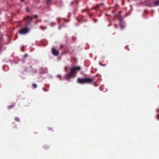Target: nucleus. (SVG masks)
Returning a JSON list of instances; mask_svg holds the SVG:
<instances>
[{
    "mask_svg": "<svg viewBox=\"0 0 159 159\" xmlns=\"http://www.w3.org/2000/svg\"><path fill=\"white\" fill-rule=\"evenodd\" d=\"M80 69L81 68L80 66L73 67L70 68V72L65 75V79L66 80H68L71 77L75 76L77 72L80 70Z\"/></svg>",
    "mask_w": 159,
    "mask_h": 159,
    "instance_id": "obj_1",
    "label": "nucleus"
},
{
    "mask_svg": "<svg viewBox=\"0 0 159 159\" xmlns=\"http://www.w3.org/2000/svg\"><path fill=\"white\" fill-rule=\"evenodd\" d=\"M93 80V79L89 78H79L77 79V81L78 84H82L85 83H90L92 82Z\"/></svg>",
    "mask_w": 159,
    "mask_h": 159,
    "instance_id": "obj_2",
    "label": "nucleus"
},
{
    "mask_svg": "<svg viewBox=\"0 0 159 159\" xmlns=\"http://www.w3.org/2000/svg\"><path fill=\"white\" fill-rule=\"evenodd\" d=\"M30 29L27 27H25L20 29L19 31V32L21 34H25L28 33Z\"/></svg>",
    "mask_w": 159,
    "mask_h": 159,
    "instance_id": "obj_3",
    "label": "nucleus"
},
{
    "mask_svg": "<svg viewBox=\"0 0 159 159\" xmlns=\"http://www.w3.org/2000/svg\"><path fill=\"white\" fill-rule=\"evenodd\" d=\"M52 54L55 56H57L58 55V52L54 48H52Z\"/></svg>",
    "mask_w": 159,
    "mask_h": 159,
    "instance_id": "obj_4",
    "label": "nucleus"
},
{
    "mask_svg": "<svg viewBox=\"0 0 159 159\" xmlns=\"http://www.w3.org/2000/svg\"><path fill=\"white\" fill-rule=\"evenodd\" d=\"M40 70H41L40 72V73L45 74L48 72V70L47 68H41Z\"/></svg>",
    "mask_w": 159,
    "mask_h": 159,
    "instance_id": "obj_5",
    "label": "nucleus"
},
{
    "mask_svg": "<svg viewBox=\"0 0 159 159\" xmlns=\"http://www.w3.org/2000/svg\"><path fill=\"white\" fill-rule=\"evenodd\" d=\"M33 19V18L32 17L30 16H28L27 17V20L28 23L27 24L28 25H29L30 24V22Z\"/></svg>",
    "mask_w": 159,
    "mask_h": 159,
    "instance_id": "obj_6",
    "label": "nucleus"
},
{
    "mask_svg": "<svg viewBox=\"0 0 159 159\" xmlns=\"http://www.w3.org/2000/svg\"><path fill=\"white\" fill-rule=\"evenodd\" d=\"M153 5L155 6H157L159 5V0H157L154 1L153 3Z\"/></svg>",
    "mask_w": 159,
    "mask_h": 159,
    "instance_id": "obj_7",
    "label": "nucleus"
},
{
    "mask_svg": "<svg viewBox=\"0 0 159 159\" xmlns=\"http://www.w3.org/2000/svg\"><path fill=\"white\" fill-rule=\"evenodd\" d=\"M51 1V0H46L47 3L48 4L50 3Z\"/></svg>",
    "mask_w": 159,
    "mask_h": 159,
    "instance_id": "obj_8",
    "label": "nucleus"
},
{
    "mask_svg": "<svg viewBox=\"0 0 159 159\" xmlns=\"http://www.w3.org/2000/svg\"><path fill=\"white\" fill-rule=\"evenodd\" d=\"M33 87L34 88H36L37 87V85L35 84H33L32 85Z\"/></svg>",
    "mask_w": 159,
    "mask_h": 159,
    "instance_id": "obj_9",
    "label": "nucleus"
},
{
    "mask_svg": "<svg viewBox=\"0 0 159 159\" xmlns=\"http://www.w3.org/2000/svg\"><path fill=\"white\" fill-rule=\"evenodd\" d=\"M15 120L16 121H20V120H19V118L17 117H16L15 118Z\"/></svg>",
    "mask_w": 159,
    "mask_h": 159,
    "instance_id": "obj_10",
    "label": "nucleus"
},
{
    "mask_svg": "<svg viewBox=\"0 0 159 159\" xmlns=\"http://www.w3.org/2000/svg\"><path fill=\"white\" fill-rule=\"evenodd\" d=\"M39 28H40V29H41V30H44L45 29H46V27H45L44 28H43V27L42 26H41L39 27Z\"/></svg>",
    "mask_w": 159,
    "mask_h": 159,
    "instance_id": "obj_11",
    "label": "nucleus"
},
{
    "mask_svg": "<svg viewBox=\"0 0 159 159\" xmlns=\"http://www.w3.org/2000/svg\"><path fill=\"white\" fill-rule=\"evenodd\" d=\"M120 28L121 29H123L125 27L124 26H123L121 24L120 25Z\"/></svg>",
    "mask_w": 159,
    "mask_h": 159,
    "instance_id": "obj_12",
    "label": "nucleus"
},
{
    "mask_svg": "<svg viewBox=\"0 0 159 159\" xmlns=\"http://www.w3.org/2000/svg\"><path fill=\"white\" fill-rule=\"evenodd\" d=\"M32 71L33 73H35L37 72V71L36 70H32Z\"/></svg>",
    "mask_w": 159,
    "mask_h": 159,
    "instance_id": "obj_13",
    "label": "nucleus"
},
{
    "mask_svg": "<svg viewBox=\"0 0 159 159\" xmlns=\"http://www.w3.org/2000/svg\"><path fill=\"white\" fill-rule=\"evenodd\" d=\"M14 106V105L9 106L8 107L9 109H10Z\"/></svg>",
    "mask_w": 159,
    "mask_h": 159,
    "instance_id": "obj_14",
    "label": "nucleus"
},
{
    "mask_svg": "<svg viewBox=\"0 0 159 159\" xmlns=\"http://www.w3.org/2000/svg\"><path fill=\"white\" fill-rule=\"evenodd\" d=\"M122 17H120L119 18V20L121 22L122 21Z\"/></svg>",
    "mask_w": 159,
    "mask_h": 159,
    "instance_id": "obj_15",
    "label": "nucleus"
},
{
    "mask_svg": "<svg viewBox=\"0 0 159 159\" xmlns=\"http://www.w3.org/2000/svg\"><path fill=\"white\" fill-rule=\"evenodd\" d=\"M28 56V54H25V55L24 56V58Z\"/></svg>",
    "mask_w": 159,
    "mask_h": 159,
    "instance_id": "obj_16",
    "label": "nucleus"
},
{
    "mask_svg": "<svg viewBox=\"0 0 159 159\" xmlns=\"http://www.w3.org/2000/svg\"><path fill=\"white\" fill-rule=\"evenodd\" d=\"M43 91H46V92H47V91H48V90H45V89H44V88H43Z\"/></svg>",
    "mask_w": 159,
    "mask_h": 159,
    "instance_id": "obj_17",
    "label": "nucleus"
},
{
    "mask_svg": "<svg viewBox=\"0 0 159 159\" xmlns=\"http://www.w3.org/2000/svg\"><path fill=\"white\" fill-rule=\"evenodd\" d=\"M26 10L27 12H29L30 11L29 9L27 7L26 8Z\"/></svg>",
    "mask_w": 159,
    "mask_h": 159,
    "instance_id": "obj_18",
    "label": "nucleus"
},
{
    "mask_svg": "<svg viewBox=\"0 0 159 159\" xmlns=\"http://www.w3.org/2000/svg\"><path fill=\"white\" fill-rule=\"evenodd\" d=\"M37 17H38V16H37V15H34V18H37Z\"/></svg>",
    "mask_w": 159,
    "mask_h": 159,
    "instance_id": "obj_19",
    "label": "nucleus"
},
{
    "mask_svg": "<svg viewBox=\"0 0 159 159\" xmlns=\"http://www.w3.org/2000/svg\"><path fill=\"white\" fill-rule=\"evenodd\" d=\"M57 76L58 77H59V78H60V79L61 80V77H60V75H58Z\"/></svg>",
    "mask_w": 159,
    "mask_h": 159,
    "instance_id": "obj_20",
    "label": "nucleus"
},
{
    "mask_svg": "<svg viewBox=\"0 0 159 159\" xmlns=\"http://www.w3.org/2000/svg\"><path fill=\"white\" fill-rule=\"evenodd\" d=\"M157 118L159 120V115H158L157 116Z\"/></svg>",
    "mask_w": 159,
    "mask_h": 159,
    "instance_id": "obj_21",
    "label": "nucleus"
},
{
    "mask_svg": "<svg viewBox=\"0 0 159 159\" xmlns=\"http://www.w3.org/2000/svg\"><path fill=\"white\" fill-rule=\"evenodd\" d=\"M126 48H127V50H128V51H129V49L128 48V47H127V46H126Z\"/></svg>",
    "mask_w": 159,
    "mask_h": 159,
    "instance_id": "obj_22",
    "label": "nucleus"
},
{
    "mask_svg": "<svg viewBox=\"0 0 159 159\" xmlns=\"http://www.w3.org/2000/svg\"><path fill=\"white\" fill-rule=\"evenodd\" d=\"M20 1H21V2H23L24 1V0H20Z\"/></svg>",
    "mask_w": 159,
    "mask_h": 159,
    "instance_id": "obj_23",
    "label": "nucleus"
},
{
    "mask_svg": "<svg viewBox=\"0 0 159 159\" xmlns=\"http://www.w3.org/2000/svg\"><path fill=\"white\" fill-rule=\"evenodd\" d=\"M60 28H61V26H59V30H60Z\"/></svg>",
    "mask_w": 159,
    "mask_h": 159,
    "instance_id": "obj_24",
    "label": "nucleus"
},
{
    "mask_svg": "<svg viewBox=\"0 0 159 159\" xmlns=\"http://www.w3.org/2000/svg\"><path fill=\"white\" fill-rule=\"evenodd\" d=\"M73 2H71V5H72V4L73 3Z\"/></svg>",
    "mask_w": 159,
    "mask_h": 159,
    "instance_id": "obj_25",
    "label": "nucleus"
},
{
    "mask_svg": "<svg viewBox=\"0 0 159 159\" xmlns=\"http://www.w3.org/2000/svg\"><path fill=\"white\" fill-rule=\"evenodd\" d=\"M106 15H107V16H109V15H108L106 14Z\"/></svg>",
    "mask_w": 159,
    "mask_h": 159,
    "instance_id": "obj_26",
    "label": "nucleus"
},
{
    "mask_svg": "<svg viewBox=\"0 0 159 159\" xmlns=\"http://www.w3.org/2000/svg\"><path fill=\"white\" fill-rule=\"evenodd\" d=\"M52 23L53 24V25L55 24V23Z\"/></svg>",
    "mask_w": 159,
    "mask_h": 159,
    "instance_id": "obj_27",
    "label": "nucleus"
},
{
    "mask_svg": "<svg viewBox=\"0 0 159 159\" xmlns=\"http://www.w3.org/2000/svg\"><path fill=\"white\" fill-rule=\"evenodd\" d=\"M115 27H116V28L117 27H116V25H115Z\"/></svg>",
    "mask_w": 159,
    "mask_h": 159,
    "instance_id": "obj_28",
    "label": "nucleus"
}]
</instances>
